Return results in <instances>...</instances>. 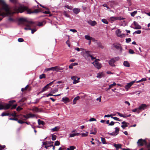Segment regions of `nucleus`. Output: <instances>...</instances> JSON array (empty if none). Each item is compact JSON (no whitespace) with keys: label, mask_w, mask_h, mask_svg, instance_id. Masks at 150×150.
<instances>
[{"label":"nucleus","mask_w":150,"mask_h":150,"mask_svg":"<svg viewBox=\"0 0 150 150\" xmlns=\"http://www.w3.org/2000/svg\"><path fill=\"white\" fill-rule=\"evenodd\" d=\"M53 142H49L48 141H45L42 142V147L44 146V147L47 149L48 147H50L53 146V144H51L53 143Z\"/></svg>","instance_id":"5"},{"label":"nucleus","mask_w":150,"mask_h":150,"mask_svg":"<svg viewBox=\"0 0 150 150\" xmlns=\"http://www.w3.org/2000/svg\"><path fill=\"white\" fill-rule=\"evenodd\" d=\"M10 1L11 2L15 4H16L18 3L17 0H10Z\"/></svg>","instance_id":"44"},{"label":"nucleus","mask_w":150,"mask_h":150,"mask_svg":"<svg viewBox=\"0 0 150 150\" xmlns=\"http://www.w3.org/2000/svg\"><path fill=\"white\" fill-rule=\"evenodd\" d=\"M88 133V132H86V133H85L80 134V135L81 134V136L82 137H86V136H87Z\"/></svg>","instance_id":"45"},{"label":"nucleus","mask_w":150,"mask_h":150,"mask_svg":"<svg viewBox=\"0 0 150 150\" xmlns=\"http://www.w3.org/2000/svg\"><path fill=\"white\" fill-rule=\"evenodd\" d=\"M60 144L59 141H55L54 145L55 146H58Z\"/></svg>","instance_id":"56"},{"label":"nucleus","mask_w":150,"mask_h":150,"mask_svg":"<svg viewBox=\"0 0 150 150\" xmlns=\"http://www.w3.org/2000/svg\"><path fill=\"white\" fill-rule=\"evenodd\" d=\"M90 52L89 51H85V53L84 54V57L86 59H89V57H90L92 60L96 59L95 57H93L90 54Z\"/></svg>","instance_id":"7"},{"label":"nucleus","mask_w":150,"mask_h":150,"mask_svg":"<svg viewBox=\"0 0 150 150\" xmlns=\"http://www.w3.org/2000/svg\"><path fill=\"white\" fill-rule=\"evenodd\" d=\"M77 78V76H72L71 77V79L72 80H73V83L74 84H76V83H78L79 82V81L78 80L80 79L79 78H78L77 79V80L76 79Z\"/></svg>","instance_id":"11"},{"label":"nucleus","mask_w":150,"mask_h":150,"mask_svg":"<svg viewBox=\"0 0 150 150\" xmlns=\"http://www.w3.org/2000/svg\"><path fill=\"white\" fill-rule=\"evenodd\" d=\"M30 110L34 112H39V109L38 107H33Z\"/></svg>","instance_id":"21"},{"label":"nucleus","mask_w":150,"mask_h":150,"mask_svg":"<svg viewBox=\"0 0 150 150\" xmlns=\"http://www.w3.org/2000/svg\"><path fill=\"white\" fill-rule=\"evenodd\" d=\"M146 105L145 104H143L141 105L138 108L139 110H144L146 108Z\"/></svg>","instance_id":"15"},{"label":"nucleus","mask_w":150,"mask_h":150,"mask_svg":"<svg viewBox=\"0 0 150 150\" xmlns=\"http://www.w3.org/2000/svg\"><path fill=\"white\" fill-rule=\"evenodd\" d=\"M129 53L131 54H133L135 53L134 51L132 49H129Z\"/></svg>","instance_id":"49"},{"label":"nucleus","mask_w":150,"mask_h":150,"mask_svg":"<svg viewBox=\"0 0 150 150\" xmlns=\"http://www.w3.org/2000/svg\"><path fill=\"white\" fill-rule=\"evenodd\" d=\"M30 30H31V33L32 34H33L37 30L36 29H35V28H34V29H31H31Z\"/></svg>","instance_id":"55"},{"label":"nucleus","mask_w":150,"mask_h":150,"mask_svg":"<svg viewBox=\"0 0 150 150\" xmlns=\"http://www.w3.org/2000/svg\"><path fill=\"white\" fill-rule=\"evenodd\" d=\"M56 135H54V134H52V139L53 140H54L56 139Z\"/></svg>","instance_id":"46"},{"label":"nucleus","mask_w":150,"mask_h":150,"mask_svg":"<svg viewBox=\"0 0 150 150\" xmlns=\"http://www.w3.org/2000/svg\"><path fill=\"white\" fill-rule=\"evenodd\" d=\"M114 146L117 149L121 148V145L120 144H114Z\"/></svg>","instance_id":"32"},{"label":"nucleus","mask_w":150,"mask_h":150,"mask_svg":"<svg viewBox=\"0 0 150 150\" xmlns=\"http://www.w3.org/2000/svg\"><path fill=\"white\" fill-rule=\"evenodd\" d=\"M114 124H115L114 122L113 121H112L110 123L109 125V126L113 125H114Z\"/></svg>","instance_id":"63"},{"label":"nucleus","mask_w":150,"mask_h":150,"mask_svg":"<svg viewBox=\"0 0 150 150\" xmlns=\"http://www.w3.org/2000/svg\"><path fill=\"white\" fill-rule=\"evenodd\" d=\"M28 115L27 114H26V115H23L21 116V117H20V118L21 119H22L23 120H26L27 119H28Z\"/></svg>","instance_id":"22"},{"label":"nucleus","mask_w":150,"mask_h":150,"mask_svg":"<svg viewBox=\"0 0 150 150\" xmlns=\"http://www.w3.org/2000/svg\"><path fill=\"white\" fill-rule=\"evenodd\" d=\"M98 46L101 49H103L104 48V47L101 44H99Z\"/></svg>","instance_id":"64"},{"label":"nucleus","mask_w":150,"mask_h":150,"mask_svg":"<svg viewBox=\"0 0 150 150\" xmlns=\"http://www.w3.org/2000/svg\"><path fill=\"white\" fill-rule=\"evenodd\" d=\"M27 114L28 117V119L29 118H30L37 117L36 115L35 114H33L30 113Z\"/></svg>","instance_id":"19"},{"label":"nucleus","mask_w":150,"mask_h":150,"mask_svg":"<svg viewBox=\"0 0 150 150\" xmlns=\"http://www.w3.org/2000/svg\"><path fill=\"white\" fill-rule=\"evenodd\" d=\"M49 88V87L48 86H47V85H46L42 88V90L39 92V93H42L43 92L46 91Z\"/></svg>","instance_id":"17"},{"label":"nucleus","mask_w":150,"mask_h":150,"mask_svg":"<svg viewBox=\"0 0 150 150\" xmlns=\"http://www.w3.org/2000/svg\"><path fill=\"white\" fill-rule=\"evenodd\" d=\"M131 41V39L130 38H127L126 39V42L127 43H129Z\"/></svg>","instance_id":"53"},{"label":"nucleus","mask_w":150,"mask_h":150,"mask_svg":"<svg viewBox=\"0 0 150 150\" xmlns=\"http://www.w3.org/2000/svg\"><path fill=\"white\" fill-rule=\"evenodd\" d=\"M0 6H2V8L0 7V21L2 20L3 17L5 15V13L2 12L3 10H4L9 14H13L15 13H22L25 11H27L28 13L29 14L32 13H37L40 11L39 9H38L32 11L27 6H24L19 4L18 7L15 5L10 8L6 4L3 0H0Z\"/></svg>","instance_id":"1"},{"label":"nucleus","mask_w":150,"mask_h":150,"mask_svg":"<svg viewBox=\"0 0 150 150\" xmlns=\"http://www.w3.org/2000/svg\"><path fill=\"white\" fill-rule=\"evenodd\" d=\"M10 114L8 113H6V112H4L1 114V116L2 117L6 116H9Z\"/></svg>","instance_id":"34"},{"label":"nucleus","mask_w":150,"mask_h":150,"mask_svg":"<svg viewBox=\"0 0 150 150\" xmlns=\"http://www.w3.org/2000/svg\"><path fill=\"white\" fill-rule=\"evenodd\" d=\"M99 60V59H96L94 62L92 63V64H93L94 66L98 69H100L102 67L101 64L98 62Z\"/></svg>","instance_id":"9"},{"label":"nucleus","mask_w":150,"mask_h":150,"mask_svg":"<svg viewBox=\"0 0 150 150\" xmlns=\"http://www.w3.org/2000/svg\"><path fill=\"white\" fill-rule=\"evenodd\" d=\"M110 19L111 21H114L117 20V17H111Z\"/></svg>","instance_id":"33"},{"label":"nucleus","mask_w":150,"mask_h":150,"mask_svg":"<svg viewBox=\"0 0 150 150\" xmlns=\"http://www.w3.org/2000/svg\"><path fill=\"white\" fill-rule=\"evenodd\" d=\"M141 33V31L140 30H138L135 31L134 33H137V34H140Z\"/></svg>","instance_id":"50"},{"label":"nucleus","mask_w":150,"mask_h":150,"mask_svg":"<svg viewBox=\"0 0 150 150\" xmlns=\"http://www.w3.org/2000/svg\"><path fill=\"white\" fill-rule=\"evenodd\" d=\"M45 78V74H42L40 75L39 76V78L40 79H42Z\"/></svg>","instance_id":"39"},{"label":"nucleus","mask_w":150,"mask_h":150,"mask_svg":"<svg viewBox=\"0 0 150 150\" xmlns=\"http://www.w3.org/2000/svg\"><path fill=\"white\" fill-rule=\"evenodd\" d=\"M15 102V100H13L10 101L8 103H0V110H8L11 107V109L16 108L17 106L16 104H15L12 105L13 103Z\"/></svg>","instance_id":"2"},{"label":"nucleus","mask_w":150,"mask_h":150,"mask_svg":"<svg viewBox=\"0 0 150 150\" xmlns=\"http://www.w3.org/2000/svg\"><path fill=\"white\" fill-rule=\"evenodd\" d=\"M116 85L115 82H114L113 84L110 85L109 86V88L107 89V91H108L113 86H115Z\"/></svg>","instance_id":"29"},{"label":"nucleus","mask_w":150,"mask_h":150,"mask_svg":"<svg viewBox=\"0 0 150 150\" xmlns=\"http://www.w3.org/2000/svg\"><path fill=\"white\" fill-rule=\"evenodd\" d=\"M70 31L74 33H76V32H77V30L76 29H70Z\"/></svg>","instance_id":"62"},{"label":"nucleus","mask_w":150,"mask_h":150,"mask_svg":"<svg viewBox=\"0 0 150 150\" xmlns=\"http://www.w3.org/2000/svg\"><path fill=\"white\" fill-rule=\"evenodd\" d=\"M131 86V85L129 83L125 86V88L127 91L128 89Z\"/></svg>","instance_id":"37"},{"label":"nucleus","mask_w":150,"mask_h":150,"mask_svg":"<svg viewBox=\"0 0 150 150\" xmlns=\"http://www.w3.org/2000/svg\"><path fill=\"white\" fill-rule=\"evenodd\" d=\"M27 20L26 18H20L19 19L18 21H19L24 22H26Z\"/></svg>","instance_id":"35"},{"label":"nucleus","mask_w":150,"mask_h":150,"mask_svg":"<svg viewBox=\"0 0 150 150\" xmlns=\"http://www.w3.org/2000/svg\"><path fill=\"white\" fill-rule=\"evenodd\" d=\"M103 76V72L98 73L97 74L96 77L98 78H100Z\"/></svg>","instance_id":"26"},{"label":"nucleus","mask_w":150,"mask_h":150,"mask_svg":"<svg viewBox=\"0 0 150 150\" xmlns=\"http://www.w3.org/2000/svg\"><path fill=\"white\" fill-rule=\"evenodd\" d=\"M14 113H12V114H10V115H9V116H10L11 115L13 117H16V113L15 112H14Z\"/></svg>","instance_id":"54"},{"label":"nucleus","mask_w":150,"mask_h":150,"mask_svg":"<svg viewBox=\"0 0 150 150\" xmlns=\"http://www.w3.org/2000/svg\"><path fill=\"white\" fill-rule=\"evenodd\" d=\"M102 21L103 23H104L108 24V22L107 20L105 19H103L102 20Z\"/></svg>","instance_id":"43"},{"label":"nucleus","mask_w":150,"mask_h":150,"mask_svg":"<svg viewBox=\"0 0 150 150\" xmlns=\"http://www.w3.org/2000/svg\"><path fill=\"white\" fill-rule=\"evenodd\" d=\"M65 15V16L67 17H69V15L68 14V13L66 11H64L63 13Z\"/></svg>","instance_id":"57"},{"label":"nucleus","mask_w":150,"mask_h":150,"mask_svg":"<svg viewBox=\"0 0 150 150\" xmlns=\"http://www.w3.org/2000/svg\"><path fill=\"white\" fill-rule=\"evenodd\" d=\"M115 132L116 133V134L117 135L118 134V132L119 131V128L117 127H116L115 128Z\"/></svg>","instance_id":"41"},{"label":"nucleus","mask_w":150,"mask_h":150,"mask_svg":"<svg viewBox=\"0 0 150 150\" xmlns=\"http://www.w3.org/2000/svg\"><path fill=\"white\" fill-rule=\"evenodd\" d=\"M85 38L89 40H91L93 39V38L88 35H86L85 36Z\"/></svg>","instance_id":"28"},{"label":"nucleus","mask_w":150,"mask_h":150,"mask_svg":"<svg viewBox=\"0 0 150 150\" xmlns=\"http://www.w3.org/2000/svg\"><path fill=\"white\" fill-rule=\"evenodd\" d=\"M73 11L74 13L77 14L80 12V9L78 8H74L73 9Z\"/></svg>","instance_id":"23"},{"label":"nucleus","mask_w":150,"mask_h":150,"mask_svg":"<svg viewBox=\"0 0 150 150\" xmlns=\"http://www.w3.org/2000/svg\"><path fill=\"white\" fill-rule=\"evenodd\" d=\"M137 144L138 146H142L144 145L147 148L150 147V143H148L147 141H137Z\"/></svg>","instance_id":"6"},{"label":"nucleus","mask_w":150,"mask_h":150,"mask_svg":"<svg viewBox=\"0 0 150 150\" xmlns=\"http://www.w3.org/2000/svg\"><path fill=\"white\" fill-rule=\"evenodd\" d=\"M117 114L120 117H123L124 118H127L128 117H129L131 116V115L130 114H129V115H123L121 114L119 112H117Z\"/></svg>","instance_id":"14"},{"label":"nucleus","mask_w":150,"mask_h":150,"mask_svg":"<svg viewBox=\"0 0 150 150\" xmlns=\"http://www.w3.org/2000/svg\"><path fill=\"white\" fill-rule=\"evenodd\" d=\"M63 69V68L57 66H55L54 67L46 68L45 69V71H48L52 70L53 71H58L60 70H62Z\"/></svg>","instance_id":"4"},{"label":"nucleus","mask_w":150,"mask_h":150,"mask_svg":"<svg viewBox=\"0 0 150 150\" xmlns=\"http://www.w3.org/2000/svg\"><path fill=\"white\" fill-rule=\"evenodd\" d=\"M62 100L65 103H66L69 101V98L67 97L62 98Z\"/></svg>","instance_id":"20"},{"label":"nucleus","mask_w":150,"mask_h":150,"mask_svg":"<svg viewBox=\"0 0 150 150\" xmlns=\"http://www.w3.org/2000/svg\"><path fill=\"white\" fill-rule=\"evenodd\" d=\"M125 19V18L121 17H117V20L120 21L122 20Z\"/></svg>","instance_id":"51"},{"label":"nucleus","mask_w":150,"mask_h":150,"mask_svg":"<svg viewBox=\"0 0 150 150\" xmlns=\"http://www.w3.org/2000/svg\"><path fill=\"white\" fill-rule=\"evenodd\" d=\"M58 91V89L57 88H56L54 89H53L51 90V93H55L57 92Z\"/></svg>","instance_id":"38"},{"label":"nucleus","mask_w":150,"mask_h":150,"mask_svg":"<svg viewBox=\"0 0 150 150\" xmlns=\"http://www.w3.org/2000/svg\"><path fill=\"white\" fill-rule=\"evenodd\" d=\"M38 123L39 125H44L45 124V122L42 121L40 119H38Z\"/></svg>","instance_id":"30"},{"label":"nucleus","mask_w":150,"mask_h":150,"mask_svg":"<svg viewBox=\"0 0 150 150\" xmlns=\"http://www.w3.org/2000/svg\"><path fill=\"white\" fill-rule=\"evenodd\" d=\"M18 41L19 42H23L24 40L22 38H19L18 39Z\"/></svg>","instance_id":"58"},{"label":"nucleus","mask_w":150,"mask_h":150,"mask_svg":"<svg viewBox=\"0 0 150 150\" xmlns=\"http://www.w3.org/2000/svg\"><path fill=\"white\" fill-rule=\"evenodd\" d=\"M23 109L22 108H21L20 106H18L17 109L16 110L17 111H20V110H22Z\"/></svg>","instance_id":"59"},{"label":"nucleus","mask_w":150,"mask_h":150,"mask_svg":"<svg viewBox=\"0 0 150 150\" xmlns=\"http://www.w3.org/2000/svg\"><path fill=\"white\" fill-rule=\"evenodd\" d=\"M9 120H14L17 121L18 119L17 118H10L9 119Z\"/></svg>","instance_id":"61"},{"label":"nucleus","mask_w":150,"mask_h":150,"mask_svg":"<svg viewBox=\"0 0 150 150\" xmlns=\"http://www.w3.org/2000/svg\"><path fill=\"white\" fill-rule=\"evenodd\" d=\"M28 86V85H27V86H26V87L25 88H22V89H21V91H23L25 90H26L27 89Z\"/></svg>","instance_id":"52"},{"label":"nucleus","mask_w":150,"mask_h":150,"mask_svg":"<svg viewBox=\"0 0 150 150\" xmlns=\"http://www.w3.org/2000/svg\"><path fill=\"white\" fill-rule=\"evenodd\" d=\"M123 65L127 67H129L130 66V64L127 61H124L123 63Z\"/></svg>","instance_id":"27"},{"label":"nucleus","mask_w":150,"mask_h":150,"mask_svg":"<svg viewBox=\"0 0 150 150\" xmlns=\"http://www.w3.org/2000/svg\"><path fill=\"white\" fill-rule=\"evenodd\" d=\"M132 111L134 112H135L137 111L138 114L140 112V111L139 110L138 108H136L134 109H133L132 110Z\"/></svg>","instance_id":"36"},{"label":"nucleus","mask_w":150,"mask_h":150,"mask_svg":"<svg viewBox=\"0 0 150 150\" xmlns=\"http://www.w3.org/2000/svg\"><path fill=\"white\" fill-rule=\"evenodd\" d=\"M111 118H113L114 120H115L117 121H121V120H119L118 118L117 117H111Z\"/></svg>","instance_id":"47"},{"label":"nucleus","mask_w":150,"mask_h":150,"mask_svg":"<svg viewBox=\"0 0 150 150\" xmlns=\"http://www.w3.org/2000/svg\"><path fill=\"white\" fill-rule=\"evenodd\" d=\"M119 59V58L118 57L113 58L109 61V64L111 66L115 67V65L114 64V63L116 61L118 60Z\"/></svg>","instance_id":"8"},{"label":"nucleus","mask_w":150,"mask_h":150,"mask_svg":"<svg viewBox=\"0 0 150 150\" xmlns=\"http://www.w3.org/2000/svg\"><path fill=\"white\" fill-rule=\"evenodd\" d=\"M60 129V127L59 126H56L55 127L51 129V131L53 132H56L58 131Z\"/></svg>","instance_id":"25"},{"label":"nucleus","mask_w":150,"mask_h":150,"mask_svg":"<svg viewBox=\"0 0 150 150\" xmlns=\"http://www.w3.org/2000/svg\"><path fill=\"white\" fill-rule=\"evenodd\" d=\"M87 23L92 26H94L97 24L96 22V21H92L91 20L87 21Z\"/></svg>","instance_id":"12"},{"label":"nucleus","mask_w":150,"mask_h":150,"mask_svg":"<svg viewBox=\"0 0 150 150\" xmlns=\"http://www.w3.org/2000/svg\"><path fill=\"white\" fill-rule=\"evenodd\" d=\"M114 47L117 49H119L121 50L122 49V47L120 46V45L119 44L115 45Z\"/></svg>","instance_id":"31"},{"label":"nucleus","mask_w":150,"mask_h":150,"mask_svg":"<svg viewBox=\"0 0 150 150\" xmlns=\"http://www.w3.org/2000/svg\"><path fill=\"white\" fill-rule=\"evenodd\" d=\"M17 121L18 123L21 124H22L25 123V122H24V121H23L22 120H18Z\"/></svg>","instance_id":"48"},{"label":"nucleus","mask_w":150,"mask_h":150,"mask_svg":"<svg viewBox=\"0 0 150 150\" xmlns=\"http://www.w3.org/2000/svg\"><path fill=\"white\" fill-rule=\"evenodd\" d=\"M34 23L33 22L27 20L26 22L23 23L24 25L26 26V27L24 28V30H30L32 25Z\"/></svg>","instance_id":"3"},{"label":"nucleus","mask_w":150,"mask_h":150,"mask_svg":"<svg viewBox=\"0 0 150 150\" xmlns=\"http://www.w3.org/2000/svg\"><path fill=\"white\" fill-rule=\"evenodd\" d=\"M75 148V147L73 146H70L69 148H68L67 149V150H74Z\"/></svg>","instance_id":"42"},{"label":"nucleus","mask_w":150,"mask_h":150,"mask_svg":"<svg viewBox=\"0 0 150 150\" xmlns=\"http://www.w3.org/2000/svg\"><path fill=\"white\" fill-rule=\"evenodd\" d=\"M116 34L118 37L120 38H123L125 37V35L123 33H121V31L120 29H117L115 31Z\"/></svg>","instance_id":"10"},{"label":"nucleus","mask_w":150,"mask_h":150,"mask_svg":"<svg viewBox=\"0 0 150 150\" xmlns=\"http://www.w3.org/2000/svg\"><path fill=\"white\" fill-rule=\"evenodd\" d=\"M80 99V97L79 96H77L73 100V105L75 104L77 100H79Z\"/></svg>","instance_id":"24"},{"label":"nucleus","mask_w":150,"mask_h":150,"mask_svg":"<svg viewBox=\"0 0 150 150\" xmlns=\"http://www.w3.org/2000/svg\"><path fill=\"white\" fill-rule=\"evenodd\" d=\"M134 25L135 26V29H140L141 28V27L138 24V23L136 21H134Z\"/></svg>","instance_id":"13"},{"label":"nucleus","mask_w":150,"mask_h":150,"mask_svg":"<svg viewBox=\"0 0 150 150\" xmlns=\"http://www.w3.org/2000/svg\"><path fill=\"white\" fill-rule=\"evenodd\" d=\"M137 13V11H134L131 13V15L132 16L134 17Z\"/></svg>","instance_id":"40"},{"label":"nucleus","mask_w":150,"mask_h":150,"mask_svg":"<svg viewBox=\"0 0 150 150\" xmlns=\"http://www.w3.org/2000/svg\"><path fill=\"white\" fill-rule=\"evenodd\" d=\"M80 134L79 133H76L75 132L73 133H70L69 134V137H74L75 136H79Z\"/></svg>","instance_id":"16"},{"label":"nucleus","mask_w":150,"mask_h":150,"mask_svg":"<svg viewBox=\"0 0 150 150\" xmlns=\"http://www.w3.org/2000/svg\"><path fill=\"white\" fill-rule=\"evenodd\" d=\"M96 121V119L94 118H92L90 119L89 121L90 122H92L93 121Z\"/></svg>","instance_id":"60"},{"label":"nucleus","mask_w":150,"mask_h":150,"mask_svg":"<svg viewBox=\"0 0 150 150\" xmlns=\"http://www.w3.org/2000/svg\"><path fill=\"white\" fill-rule=\"evenodd\" d=\"M122 124H123L122 125H121V127L123 129H125L126 127L128 126L127 123L125 121H123L122 122Z\"/></svg>","instance_id":"18"}]
</instances>
